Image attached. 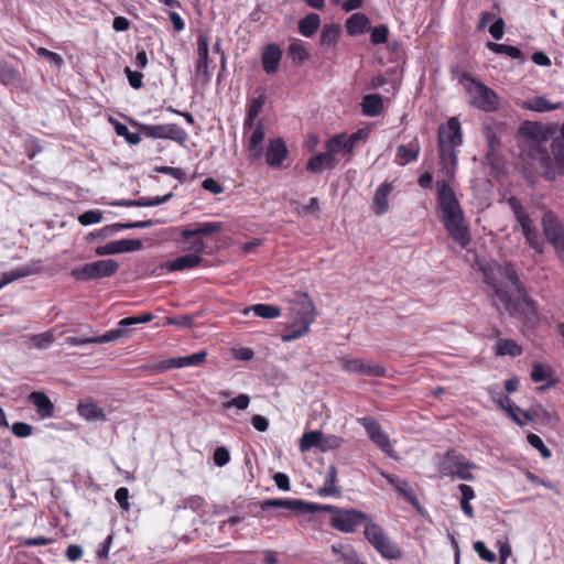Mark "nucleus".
<instances>
[{"label":"nucleus","instance_id":"f257e3e1","mask_svg":"<svg viewBox=\"0 0 564 564\" xmlns=\"http://www.w3.org/2000/svg\"><path fill=\"white\" fill-rule=\"evenodd\" d=\"M463 143L459 120L456 117L448 119L446 126L442 124L437 131V148L440 156L438 173L443 176L436 182L437 207L442 213V220L453 240L462 248L470 242V235L465 224L464 214L449 181L455 177L457 170V148Z\"/></svg>","mask_w":564,"mask_h":564},{"label":"nucleus","instance_id":"f03ea898","mask_svg":"<svg viewBox=\"0 0 564 564\" xmlns=\"http://www.w3.org/2000/svg\"><path fill=\"white\" fill-rule=\"evenodd\" d=\"M484 281L491 289L495 302L499 301L513 317L532 323L538 313L511 263L490 262L480 265Z\"/></svg>","mask_w":564,"mask_h":564},{"label":"nucleus","instance_id":"7ed1b4c3","mask_svg":"<svg viewBox=\"0 0 564 564\" xmlns=\"http://www.w3.org/2000/svg\"><path fill=\"white\" fill-rule=\"evenodd\" d=\"M551 135V128L534 121L523 122L517 132L522 153L531 159L533 166L540 169V174L545 181L555 182L556 172L546 147Z\"/></svg>","mask_w":564,"mask_h":564},{"label":"nucleus","instance_id":"20e7f679","mask_svg":"<svg viewBox=\"0 0 564 564\" xmlns=\"http://www.w3.org/2000/svg\"><path fill=\"white\" fill-rule=\"evenodd\" d=\"M290 311L291 323L281 335V339L284 343L295 340L307 334L310 325L316 316L314 303L306 293L295 295Z\"/></svg>","mask_w":564,"mask_h":564},{"label":"nucleus","instance_id":"39448f33","mask_svg":"<svg viewBox=\"0 0 564 564\" xmlns=\"http://www.w3.org/2000/svg\"><path fill=\"white\" fill-rule=\"evenodd\" d=\"M436 467L437 471L442 476L467 481H473L475 479L470 470L476 468V465L455 451H449L446 454L438 456Z\"/></svg>","mask_w":564,"mask_h":564},{"label":"nucleus","instance_id":"423d86ee","mask_svg":"<svg viewBox=\"0 0 564 564\" xmlns=\"http://www.w3.org/2000/svg\"><path fill=\"white\" fill-rule=\"evenodd\" d=\"M508 205L511 208L517 223L521 228V232L525 239V242L532 248L536 253L544 252V241L541 239L536 227L530 215L527 213L520 200L516 196H511L508 198Z\"/></svg>","mask_w":564,"mask_h":564},{"label":"nucleus","instance_id":"0eeeda50","mask_svg":"<svg viewBox=\"0 0 564 564\" xmlns=\"http://www.w3.org/2000/svg\"><path fill=\"white\" fill-rule=\"evenodd\" d=\"M364 534L367 541L377 552L388 560H399L402 557L401 549L390 540L383 529L376 523L369 522L365 527Z\"/></svg>","mask_w":564,"mask_h":564},{"label":"nucleus","instance_id":"6e6552de","mask_svg":"<svg viewBox=\"0 0 564 564\" xmlns=\"http://www.w3.org/2000/svg\"><path fill=\"white\" fill-rule=\"evenodd\" d=\"M119 269V263L112 259L98 260L72 270L70 275L77 281H91L112 276Z\"/></svg>","mask_w":564,"mask_h":564},{"label":"nucleus","instance_id":"1a4fd4ad","mask_svg":"<svg viewBox=\"0 0 564 564\" xmlns=\"http://www.w3.org/2000/svg\"><path fill=\"white\" fill-rule=\"evenodd\" d=\"M543 234L546 240L554 247L556 256L564 263V225L551 210L543 214L541 219Z\"/></svg>","mask_w":564,"mask_h":564},{"label":"nucleus","instance_id":"9d476101","mask_svg":"<svg viewBox=\"0 0 564 564\" xmlns=\"http://www.w3.org/2000/svg\"><path fill=\"white\" fill-rule=\"evenodd\" d=\"M468 95L469 104L481 111L491 112L499 106V97L497 94L480 82H470Z\"/></svg>","mask_w":564,"mask_h":564},{"label":"nucleus","instance_id":"9b49d317","mask_svg":"<svg viewBox=\"0 0 564 564\" xmlns=\"http://www.w3.org/2000/svg\"><path fill=\"white\" fill-rule=\"evenodd\" d=\"M139 128L147 138L167 139L180 144H184L188 139L187 132L176 123L140 124Z\"/></svg>","mask_w":564,"mask_h":564},{"label":"nucleus","instance_id":"f8f14e48","mask_svg":"<svg viewBox=\"0 0 564 564\" xmlns=\"http://www.w3.org/2000/svg\"><path fill=\"white\" fill-rule=\"evenodd\" d=\"M365 427L369 438L387 455L392 457L393 448L389 436L382 431L380 424L371 417H360L358 420Z\"/></svg>","mask_w":564,"mask_h":564},{"label":"nucleus","instance_id":"ddd939ff","mask_svg":"<svg viewBox=\"0 0 564 564\" xmlns=\"http://www.w3.org/2000/svg\"><path fill=\"white\" fill-rule=\"evenodd\" d=\"M367 520V516L357 510L338 511L332 518V525L341 532H354L356 528Z\"/></svg>","mask_w":564,"mask_h":564},{"label":"nucleus","instance_id":"4468645a","mask_svg":"<svg viewBox=\"0 0 564 564\" xmlns=\"http://www.w3.org/2000/svg\"><path fill=\"white\" fill-rule=\"evenodd\" d=\"M143 248V242L140 239H120L110 241L105 246L96 249V254L108 256L123 252L139 251Z\"/></svg>","mask_w":564,"mask_h":564},{"label":"nucleus","instance_id":"2eb2a0df","mask_svg":"<svg viewBox=\"0 0 564 564\" xmlns=\"http://www.w3.org/2000/svg\"><path fill=\"white\" fill-rule=\"evenodd\" d=\"M197 56L195 76L206 83L210 77L208 66L212 61L208 55V39L204 34L197 36Z\"/></svg>","mask_w":564,"mask_h":564},{"label":"nucleus","instance_id":"dca6fc26","mask_svg":"<svg viewBox=\"0 0 564 564\" xmlns=\"http://www.w3.org/2000/svg\"><path fill=\"white\" fill-rule=\"evenodd\" d=\"M250 131V135L248 138V151L251 160H259L262 155L261 143L264 140V126L261 120L257 123L253 122V128H248L245 133Z\"/></svg>","mask_w":564,"mask_h":564},{"label":"nucleus","instance_id":"f3484780","mask_svg":"<svg viewBox=\"0 0 564 564\" xmlns=\"http://www.w3.org/2000/svg\"><path fill=\"white\" fill-rule=\"evenodd\" d=\"M206 356H207V354L205 350H199L189 356L166 359L161 362V369L169 370V369H177V368H184V367L198 366L205 361Z\"/></svg>","mask_w":564,"mask_h":564},{"label":"nucleus","instance_id":"a211bd4d","mask_svg":"<svg viewBox=\"0 0 564 564\" xmlns=\"http://www.w3.org/2000/svg\"><path fill=\"white\" fill-rule=\"evenodd\" d=\"M28 400L34 405L36 413L41 419H50L54 416L55 406L44 392L33 391L29 394Z\"/></svg>","mask_w":564,"mask_h":564},{"label":"nucleus","instance_id":"6ab92c4d","mask_svg":"<svg viewBox=\"0 0 564 564\" xmlns=\"http://www.w3.org/2000/svg\"><path fill=\"white\" fill-rule=\"evenodd\" d=\"M288 155V148L281 138L271 140L267 151L265 161L271 167H278L285 160Z\"/></svg>","mask_w":564,"mask_h":564},{"label":"nucleus","instance_id":"aec40b11","mask_svg":"<svg viewBox=\"0 0 564 564\" xmlns=\"http://www.w3.org/2000/svg\"><path fill=\"white\" fill-rule=\"evenodd\" d=\"M42 261L41 260H33L31 261L30 263H28L26 265L22 267V268H19V269H15V270H12L10 272H4L2 274V282L4 283V285L15 281V280H19V279H22V278H26V276H30V275H33V274H39L42 272Z\"/></svg>","mask_w":564,"mask_h":564},{"label":"nucleus","instance_id":"412c9836","mask_svg":"<svg viewBox=\"0 0 564 564\" xmlns=\"http://www.w3.org/2000/svg\"><path fill=\"white\" fill-rule=\"evenodd\" d=\"M337 161L333 153L326 150L324 153H318L307 161L306 170L312 173H321L324 170H332L336 166Z\"/></svg>","mask_w":564,"mask_h":564},{"label":"nucleus","instance_id":"4be33fe9","mask_svg":"<svg viewBox=\"0 0 564 564\" xmlns=\"http://www.w3.org/2000/svg\"><path fill=\"white\" fill-rule=\"evenodd\" d=\"M203 258L196 253H187L182 257H177L174 260L166 261L162 264L163 269L167 271H183L186 269H192L200 264Z\"/></svg>","mask_w":564,"mask_h":564},{"label":"nucleus","instance_id":"5701e85b","mask_svg":"<svg viewBox=\"0 0 564 564\" xmlns=\"http://www.w3.org/2000/svg\"><path fill=\"white\" fill-rule=\"evenodd\" d=\"M282 52L275 44L268 45L262 52L263 69L268 74H273L279 69Z\"/></svg>","mask_w":564,"mask_h":564},{"label":"nucleus","instance_id":"b1692460","mask_svg":"<svg viewBox=\"0 0 564 564\" xmlns=\"http://www.w3.org/2000/svg\"><path fill=\"white\" fill-rule=\"evenodd\" d=\"M327 151L335 156L338 153L351 155L354 148L349 142L348 134L339 133L328 139L325 143Z\"/></svg>","mask_w":564,"mask_h":564},{"label":"nucleus","instance_id":"393cba45","mask_svg":"<svg viewBox=\"0 0 564 564\" xmlns=\"http://www.w3.org/2000/svg\"><path fill=\"white\" fill-rule=\"evenodd\" d=\"M362 115L367 117H377L383 112V98L379 94H369L364 96L360 104Z\"/></svg>","mask_w":564,"mask_h":564},{"label":"nucleus","instance_id":"a878e982","mask_svg":"<svg viewBox=\"0 0 564 564\" xmlns=\"http://www.w3.org/2000/svg\"><path fill=\"white\" fill-rule=\"evenodd\" d=\"M306 502L300 499H267L261 502V509L281 508L303 513Z\"/></svg>","mask_w":564,"mask_h":564},{"label":"nucleus","instance_id":"bb28decb","mask_svg":"<svg viewBox=\"0 0 564 564\" xmlns=\"http://www.w3.org/2000/svg\"><path fill=\"white\" fill-rule=\"evenodd\" d=\"M119 334H120L119 332H111V329H110V330L106 332L105 334H102L100 336H95V337L69 336L66 338V341H67V344L72 345V346H80L84 344H105V343L118 340Z\"/></svg>","mask_w":564,"mask_h":564},{"label":"nucleus","instance_id":"cd10ccee","mask_svg":"<svg viewBox=\"0 0 564 564\" xmlns=\"http://www.w3.org/2000/svg\"><path fill=\"white\" fill-rule=\"evenodd\" d=\"M265 100L267 97L264 94H260L258 97H254L250 100L247 108V115L243 121V131H247L248 128H253V122L261 113Z\"/></svg>","mask_w":564,"mask_h":564},{"label":"nucleus","instance_id":"c85d7f7f","mask_svg":"<svg viewBox=\"0 0 564 564\" xmlns=\"http://www.w3.org/2000/svg\"><path fill=\"white\" fill-rule=\"evenodd\" d=\"M154 316L151 313H142L139 316H129L122 318L118 323V327L111 329V332H119V339L129 336L131 330L129 329L130 326L142 324V323H149L153 321Z\"/></svg>","mask_w":564,"mask_h":564},{"label":"nucleus","instance_id":"c756f323","mask_svg":"<svg viewBox=\"0 0 564 564\" xmlns=\"http://www.w3.org/2000/svg\"><path fill=\"white\" fill-rule=\"evenodd\" d=\"M562 107V102H550L544 96H538L532 99L525 100L521 102V108L536 111V112H546L560 109Z\"/></svg>","mask_w":564,"mask_h":564},{"label":"nucleus","instance_id":"7c9ffc66","mask_svg":"<svg viewBox=\"0 0 564 564\" xmlns=\"http://www.w3.org/2000/svg\"><path fill=\"white\" fill-rule=\"evenodd\" d=\"M220 223H202L197 224L194 229H182L181 236L184 240H189L195 236H208L221 231Z\"/></svg>","mask_w":564,"mask_h":564},{"label":"nucleus","instance_id":"2f4dec72","mask_svg":"<svg viewBox=\"0 0 564 564\" xmlns=\"http://www.w3.org/2000/svg\"><path fill=\"white\" fill-rule=\"evenodd\" d=\"M492 401L503 411H506L509 416L519 424L520 426L524 425V422L520 420V417L517 415V412L520 411V409L511 401V399L507 395H503L501 393H495L492 394Z\"/></svg>","mask_w":564,"mask_h":564},{"label":"nucleus","instance_id":"473e14b6","mask_svg":"<svg viewBox=\"0 0 564 564\" xmlns=\"http://www.w3.org/2000/svg\"><path fill=\"white\" fill-rule=\"evenodd\" d=\"M391 191V185L388 183L381 184L375 194L373 197V210L377 215H382L388 210V196Z\"/></svg>","mask_w":564,"mask_h":564},{"label":"nucleus","instance_id":"72a5a7b5","mask_svg":"<svg viewBox=\"0 0 564 564\" xmlns=\"http://www.w3.org/2000/svg\"><path fill=\"white\" fill-rule=\"evenodd\" d=\"M253 312L257 316L273 319L281 315V308L276 305L271 304H256L243 310V315H248Z\"/></svg>","mask_w":564,"mask_h":564},{"label":"nucleus","instance_id":"f704fd0d","mask_svg":"<svg viewBox=\"0 0 564 564\" xmlns=\"http://www.w3.org/2000/svg\"><path fill=\"white\" fill-rule=\"evenodd\" d=\"M369 25V19L364 13H354L345 23L346 30L350 35L364 33Z\"/></svg>","mask_w":564,"mask_h":564},{"label":"nucleus","instance_id":"c9c22d12","mask_svg":"<svg viewBox=\"0 0 564 564\" xmlns=\"http://www.w3.org/2000/svg\"><path fill=\"white\" fill-rule=\"evenodd\" d=\"M77 410L79 415L87 421H99L106 419L102 409L94 402H80Z\"/></svg>","mask_w":564,"mask_h":564},{"label":"nucleus","instance_id":"e433bc0d","mask_svg":"<svg viewBox=\"0 0 564 564\" xmlns=\"http://www.w3.org/2000/svg\"><path fill=\"white\" fill-rule=\"evenodd\" d=\"M336 481H337V469L334 465H330L327 470L324 486L318 489V495L321 497L339 495V490L336 488Z\"/></svg>","mask_w":564,"mask_h":564},{"label":"nucleus","instance_id":"4c0bfd02","mask_svg":"<svg viewBox=\"0 0 564 564\" xmlns=\"http://www.w3.org/2000/svg\"><path fill=\"white\" fill-rule=\"evenodd\" d=\"M321 25L319 15L316 13H310L299 22V31L304 36H312L316 33Z\"/></svg>","mask_w":564,"mask_h":564},{"label":"nucleus","instance_id":"58836bf2","mask_svg":"<svg viewBox=\"0 0 564 564\" xmlns=\"http://www.w3.org/2000/svg\"><path fill=\"white\" fill-rule=\"evenodd\" d=\"M458 490L462 495L460 497V508H462V511L468 517V518H474L475 513H474V509L470 505V500H473L475 498V491L474 489L468 486V485H465V484H460L458 485Z\"/></svg>","mask_w":564,"mask_h":564},{"label":"nucleus","instance_id":"ea45409f","mask_svg":"<svg viewBox=\"0 0 564 564\" xmlns=\"http://www.w3.org/2000/svg\"><path fill=\"white\" fill-rule=\"evenodd\" d=\"M495 351L498 356L517 357L522 354V348L512 339H499Z\"/></svg>","mask_w":564,"mask_h":564},{"label":"nucleus","instance_id":"a19ab883","mask_svg":"<svg viewBox=\"0 0 564 564\" xmlns=\"http://www.w3.org/2000/svg\"><path fill=\"white\" fill-rule=\"evenodd\" d=\"M323 441V433L321 431H311L304 433L300 440L301 452H307L313 447H319Z\"/></svg>","mask_w":564,"mask_h":564},{"label":"nucleus","instance_id":"79ce46f5","mask_svg":"<svg viewBox=\"0 0 564 564\" xmlns=\"http://www.w3.org/2000/svg\"><path fill=\"white\" fill-rule=\"evenodd\" d=\"M340 29L336 24H325L321 32V45L330 47L338 40Z\"/></svg>","mask_w":564,"mask_h":564},{"label":"nucleus","instance_id":"37998d69","mask_svg":"<svg viewBox=\"0 0 564 564\" xmlns=\"http://www.w3.org/2000/svg\"><path fill=\"white\" fill-rule=\"evenodd\" d=\"M551 151L556 164V167H554L556 175L560 174L564 176V143L561 140L552 141Z\"/></svg>","mask_w":564,"mask_h":564},{"label":"nucleus","instance_id":"c03bdc74","mask_svg":"<svg viewBox=\"0 0 564 564\" xmlns=\"http://www.w3.org/2000/svg\"><path fill=\"white\" fill-rule=\"evenodd\" d=\"M386 372V368L381 365L361 359V366L357 375L365 377H384Z\"/></svg>","mask_w":564,"mask_h":564},{"label":"nucleus","instance_id":"a18cd8bd","mask_svg":"<svg viewBox=\"0 0 564 564\" xmlns=\"http://www.w3.org/2000/svg\"><path fill=\"white\" fill-rule=\"evenodd\" d=\"M19 79V72L6 62L0 61V82L4 85H13L17 84Z\"/></svg>","mask_w":564,"mask_h":564},{"label":"nucleus","instance_id":"49530a36","mask_svg":"<svg viewBox=\"0 0 564 564\" xmlns=\"http://www.w3.org/2000/svg\"><path fill=\"white\" fill-rule=\"evenodd\" d=\"M487 47L496 54H505V55L510 56L511 58H521L522 57V52L516 46L495 43V42H487Z\"/></svg>","mask_w":564,"mask_h":564},{"label":"nucleus","instance_id":"de8ad7c7","mask_svg":"<svg viewBox=\"0 0 564 564\" xmlns=\"http://www.w3.org/2000/svg\"><path fill=\"white\" fill-rule=\"evenodd\" d=\"M288 53L295 63H303L310 56L307 50L300 41L292 42L288 47Z\"/></svg>","mask_w":564,"mask_h":564},{"label":"nucleus","instance_id":"09e8293b","mask_svg":"<svg viewBox=\"0 0 564 564\" xmlns=\"http://www.w3.org/2000/svg\"><path fill=\"white\" fill-rule=\"evenodd\" d=\"M420 152V147L416 144L415 147L408 148L403 144L398 147L397 158L401 159L400 165H405L410 162H413L417 159Z\"/></svg>","mask_w":564,"mask_h":564},{"label":"nucleus","instance_id":"8fccbe9b","mask_svg":"<svg viewBox=\"0 0 564 564\" xmlns=\"http://www.w3.org/2000/svg\"><path fill=\"white\" fill-rule=\"evenodd\" d=\"M54 334L44 332L30 337L31 346L37 349H46L54 343Z\"/></svg>","mask_w":564,"mask_h":564},{"label":"nucleus","instance_id":"3c124183","mask_svg":"<svg viewBox=\"0 0 564 564\" xmlns=\"http://www.w3.org/2000/svg\"><path fill=\"white\" fill-rule=\"evenodd\" d=\"M115 130L119 137H123L127 140V142L130 144L134 145V144H139L141 142L140 133L130 132L128 127L119 121H116Z\"/></svg>","mask_w":564,"mask_h":564},{"label":"nucleus","instance_id":"603ef678","mask_svg":"<svg viewBox=\"0 0 564 564\" xmlns=\"http://www.w3.org/2000/svg\"><path fill=\"white\" fill-rule=\"evenodd\" d=\"M552 375V369L549 366L534 362L532 365L531 380L540 382L546 380Z\"/></svg>","mask_w":564,"mask_h":564},{"label":"nucleus","instance_id":"864d4df0","mask_svg":"<svg viewBox=\"0 0 564 564\" xmlns=\"http://www.w3.org/2000/svg\"><path fill=\"white\" fill-rule=\"evenodd\" d=\"M527 440H528V443L532 447H534L535 449H538L540 452V454L543 458L551 457V455H552L551 451L545 446V444L543 443L542 438L539 435L530 433L527 436Z\"/></svg>","mask_w":564,"mask_h":564},{"label":"nucleus","instance_id":"5fc2aeb1","mask_svg":"<svg viewBox=\"0 0 564 564\" xmlns=\"http://www.w3.org/2000/svg\"><path fill=\"white\" fill-rule=\"evenodd\" d=\"M395 490H398L411 505L416 506L419 503L413 489L406 480L401 479L395 486Z\"/></svg>","mask_w":564,"mask_h":564},{"label":"nucleus","instance_id":"6e6d98bb","mask_svg":"<svg viewBox=\"0 0 564 564\" xmlns=\"http://www.w3.org/2000/svg\"><path fill=\"white\" fill-rule=\"evenodd\" d=\"M389 35V30L386 25H377L372 28L371 34H370V41L372 44H383L387 42Z\"/></svg>","mask_w":564,"mask_h":564},{"label":"nucleus","instance_id":"4d7b16f0","mask_svg":"<svg viewBox=\"0 0 564 564\" xmlns=\"http://www.w3.org/2000/svg\"><path fill=\"white\" fill-rule=\"evenodd\" d=\"M102 219V213L99 209H91L83 213L78 217V221L83 226L98 224Z\"/></svg>","mask_w":564,"mask_h":564},{"label":"nucleus","instance_id":"13d9d810","mask_svg":"<svg viewBox=\"0 0 564 564\" xmlns=\"http://www.w3.org/2000/svg\"><path fill=\"white\" fill-rule=\"evenodd\" d=\"M473 547L481 560L488 563H494L497 560L496 554L488 550L482 541H476Z\"/></svg>","mask_w":564,"mask_h":564},{"label":"nucleus","instance_id":"bf43d9fd","mask_svg":"<svg viewBox=\"0 0 564 564\" xmlns=\"http://www.w3.org/2000/svg\"><path fill=\"white\" fill-rule=\"evenodd\" d=\"M339 365L343 370L357 375L359 367L361 366V359L343 357L339 359Z\"/></svg>","mask_w":564,"mask_h":564},{"label":"nucleus","instance_id":"052dcab7","mask_svg":"<svg viewBox=\"0 0 564 564\" xmlns=\"http://www.w3.org/2000/svg\"><path fill=\"white\" fill-rule=\"evenodd\" d=\"M318 511L337 513L339 509L330 505H317L311 502H306V506L303 507V513H315Z\"/></svg>","mask_w":564,"mask_h":564},{"label":"nucleus","instance_id":"680f3d73","mask_svg":"<svg viewBox=\"0 0 564 564\" xmlns=\"http://www.w3.org/2000/svg\"><path fill=\"white\" fill-rule=\"evenodd\" d=\"M370 134V128H360L352 134L348 135L349 142L355 149L359 143H365Z\"/></svg>","mask_w":564,"mask_h":564},{"label":"nucleus","instance_id":"e2e57ef3","mask_svg":"<svg viewBox=\"0 0 564 564\" xmlns=\"http://www.w3.org/2000/svg\"><path fill=\"white\" fill-rule=\"evenodd\" d=\"M249 403H250V399L247 394H239L238 397L225 402L223 405L226 409H230V408L235 406L239 410H245L248 408Z\"/></svg>","mask_w":564,"mask_h":564},{"label":"nucleus","instance_id":"0e129e2a","mask_svg":"<svg viewBox=\"0 0 564 564\" xmlns=\"http://www.w3.org/2000/svg\"><path fill=\"white\" fill-rule=\"evenodd\" d=\"M36 52L40 56L45 57L50 63L55 64L57 67H61L64 63V59L59 54L48 51L47 48L39 47Z\"/></svg>","mask_w":564,"mask_h":564},{"label":"nucleus","instance_id":"69168bd1","mask_svg":"<svg viewBox=\"0 0 564 564\" xmlns=\"http://www.w3.org/2000/svg\"><path fill=\"white\" fill-rule=\"evenodd\" d=\"M154 171L161 174L170 175L178 181H183L185 178V172L180 167L156 166Z\"/></svg>","mask_w":564,"mask_h":564},{"label":"nucleus","instance_id":"338daca9","mask_svg":"<svg viewBox=\"0 0 564 564\" xmlns=\"http://www.w3.org/2000/svg\"><path fill=\"white\" fill-rule=\"evenodd\" d=\"M344 440L341 437L329 435L327 437H323V441L321 443V449L322 451H328V449H335L340 447Z\"/></svg>","mask_w":564,"mask_h":564},{"label":"nucleus","instance_id":"774afa93","mask_svg":"<svg viewBox=\"0 0 564 564\" xmlns=\"http://www.w3.org/2000/svg\"><path fill=\"white\" fill-rule=\"evenodd\" d=\"M214 462L217 466L221 467V466H225L229 459H230V455H229V452L226 447H217L214 452Z\"/></svg>","mask_w":564,"mask_h":564}]
</instances>
